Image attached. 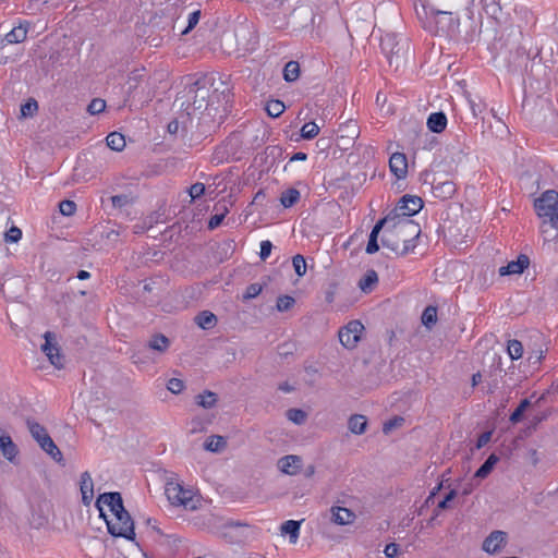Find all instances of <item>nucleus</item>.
Returning <instances> with one entry per match:
<instances>
[{"instance_id": "0eeeda50", "label": "nucleus", "mask_w": 558, "mask_h": 558, "mask_svg": "<svg viewBox=\"0 0 558 558\" xmlns=\"http://www.w3.org/2000/svg\"><path fill=\"white\" fill-rule=\"evenodd\" d=\"M165 494L173 506H182L190 510L197 508L198 500L195 498L193 490L184 488L178 482H168L166 484Z\"/></svg>"}, {"instance_id": "37998d69", "label": "nucleus", "mask_w": 558, "mask_h": 558, "mask_svg": "<svg viewBox=\"0 0 558 558\" xmlns=\"http://www.w3.org/2000/svg\"><path fill=\"white\" fill-rule=\"evenodd\" d=\"M292 265H293L294 271L296 272V275L299 277H303L306 274V260L302 255L298 254V255L293 256Z\"/></svg>"}, {"instance_id": "052dcab7", "label": "nucleus", "mask_w": 558, "mask_h": 558, "mask_svg": "<svg viewBox=\"0 0 558 558\" xmlns=\"http://www.w3.org/2000/svg\"><path fill=\"white\" fill-rule=\"evenodd\" d=\"M223 218H222V215H219L218 213H216L215 215H213L208 221V229L209 230H214L216 228H218L221 222H222Z\"/></svg>"}, {"instance_id": "864d4df0", "label": "nucleus", "mask_w": 558, "mask_h": 558, "mask_svg": "<svg viewBox=\"0 0 558 558\" xmlns=\"http://www.w3.org/2000/svg\"><path fill=\"white\" fill-rule=\"evenodd\" d=\"M180 129L186 131L185 121H180L179 119L170 121L167 126L168 132L172 135L178 134Z\"/></svg>"}, {"instance_id": "e433bc0d", "label": "nucleus", "mask_w": 558, "mask_h": 558, "mask_svg": "<svg viewBox=\"0 0 558 558\" xmlns=\"http://www.w3.org/2000/svg\"><path fill=\"white\" fill-rule=\"evenodd\" d=\"M507 351L511 360H519L523 354V345L519 340H509Z\"/></svg>"}, {"instance_id": "f3484780", "label": "nucleus", "mask_w": 558, "mask_h": 558, "mask_svg": "<svg viewBox=\"0 0 558 558\" xmlns=\"http://www.w3.org/2000/svg\"><path fill=\"white\" fill-rule=\"evenodd\" d=\"M507 533L504 531L492 532L483 542V550L488 554L497 553L506 543Z\"/></svg>"}, {"instance_id": "4d7b16f0", "label": "nucleus", "mask_w": 558, "mask_h": 558, "mask_svg": "<svg viewBox=\"0 0 558 558\" xmlns=\"http://www.w3.org/2000/svg\"><path fill=\"white\" fill-rule=\"evenodd\" d=\"M271 250H272V243L270 241H268V240L262 241L260 252H259L260 259L265 260L266 258H268L271 253Z\"/></svg>"}, {"instance_id": "412c9836", "label": "nucleus", "mask_w": 558, "mask_h": 558, "mask_svg": "<svg viewBox=\"0 0 558 558\" xmlns=\"http://www.w3.org/2000/svg\"><path fill=\"white\" fill-rule=\"evenodd\" d=\"M331 521L338 525H347L353 523L355 514L348 508L335 506L330 509Z\"/></svg>"}, {"instance_id": "6e6552de", "label": "nucleus", "mask_w": 558, "mask_h": 558, "mask_svg": "<svg viewBox=\"0 0 558 558\" xmlns=\"http://www.w3.org/2000/svg\"><path fill=\"white\" fill-rule=\"evenodd\" d=\"M112 520H106L108 532L114 537H123L133 541L135 537L134 522L130 513L123 507L122 511L113 514Z\"/></svg>"}, {"instance_id": "4c0bfd02", "label": "nucleus", "mask_w": 558, "mask_h": 558, "mask_svg": "<svg viewBox=\"0 0 558 558\" xmlns=\"http://www.w3.org/2000/svg\"><path fill=\"white\" fill-rule=\"evenodd\" d=\"M295 304V299L290 295H280L276 302V308L278 312H287L291 310Z\"/></svg>"}, {"instance_id": "79ce46f5", "label": "nucleus", "mask_w": 558, "mask_h": 558, "mask_svg": "<svg viewBox=\"0 0 558 558\" xmlns=\"http://www.w3.org/2000/svg\"><path fill=\"white\" fill-rule=\"evenodd\" d=\"M287 417L289 421L298 425H301L306 420V413L301 409H289L287 411Z\"/></svg>"}, {"instance_id": "39448f33", "label": "nucleus", "mask_w": 558, "mask_h": 558, "mask_svg": "<svg viewBox=\"0 0 558 558\" xmlns=\"http://www.w3.org/2000/svg\"><path fill=\"white\" fill-rule=\"evenodd\" d=\"M206 78L199 77L197 80H194L193 82L189 83L185 87V98H186V119L192 114L191 109L193 112L195 111H202L206 108V98L209 95V90L206 87Z\"/></svg>"}, {"instance_id": "ddd939ff", "label": "nucleus", "mask_w": 558, "mask_h": 558, "mask_svg": "<svg viewBox=\"0 0 558 558\" xmlns=\"http://www.w3.org/2000/svg\"><path fill=\"white\" fill-rule=\"evenodd\" d=\"M29 23L23 22L13 27L3 38L0 39V51L7 45L21 44L26 40Z\"/></svg>"}, {"instance_id": "a878e982", "label": "nucleus", "mask_w": 558, "mask_h": 558, "mask_svg": "<svg viewBox=\"0 0 558 558\" xmlns=\"http://www.w3.org/2000/svg\"><path fill=\"white\" fill-rule=\"evenodd\" d=\"M367 426V420L364 415L354 414L349 418L348 427L351 433L361 435L365 432Z\"/></svg>"}, {"instance_id": "bb28decb", "label": "nucleus", "mask_w": 558, "mask_h": 558, "mask_svg": "<svg viewBox=\"0 0 558 558\" xmlns=\"http://www.w3.org/2000/svg\"><path fill=\"white\" fill-rule=\"evenodd\" d=\"M195 323L202 329H211L217 324V317L209 311H203L195 317Z\"/></svg>"}, {"instance_id": "c9c22d12", "label": "nucleus", "mask_w": 558, "mask_h": 558, "mask_svg": "<svg viewBox=\"0 0 558 558\" xmlns=\"http://www.w3.org/2000/svg\"><path fill=\"white\" fill-rule=\"evenodd\" d=\"M421 319H422V324L425 327L430 328L437 322V308L435 306H432V305L427 306L423 311Z\"/></svg>"}, {"instance_id": "0e129e2a", "label": "nucleus", "mask_w": 558, "mask_h": 558, "mask_svg": "<svg viewBox=\"0 0 558 558\" xmlns=\"http://www.w3.org/2000/svg\"><path fill=\"white\" fill-rule=\"evenodd\" d=\"M48 519L46 515H38L37 518L35 517V514L32 515V520H31V523L35 526V527H40L43 525H45L47 523Z\"/></svg>"}, {"instance_id": "09e8293b", "label": "nucleus", "mask_w": 558, "mask_h": 558, "mask_svg": "<svg viewBox=\"0 0 558 558\" xmlns=\"http://www.w3.org/2000/svg\"><path fill=\"white\" fill-rule=\"evenodd\" d=\"M38 109L37 101L34 99H29L27 102L22 105L21 107V113L24 117L33 116Z\"/></svg>"}, {"instance_id": "8fccbe9b", "label": "nucleus", "mask_w": 558, "mask_h": 558, "mask_svg": "<svg viewBox=\"0 0 558 558\" xmlns=\"http://www.w3.org/2000/svg\"><path fill=\"white\" fill-rule=\"evenodd\" d=\"M167 388L172 393L178 395L184 389V383L179 378H171L168 380Z\"/></svg>"}, {"instance_id": "de8ad7c7", "label": "nucleus", "mask_w": 558, "mask_h": 558, "mask_svg": "<svg viewBox=\"0 0 558 558\" xmlns=\"http://www.w3.org/2000/svg\"><path fill=\"white\" fill-rule=\"evenodd\" d=\"M263 290V287L258 283H252L250 286L246 287V290L243 294V299L244 300H251V299H254L256 298L257 295L260 294Z\"/></svg>"}, {"instance_id": "58836bf2", "label": "nucleus", "mask_w": 558, "mask_h": 558, "mask_svg": "<svg viewBox=\"0 0 558 558\" xmlns=\"http://www.w3.org/2000/svg\"><path fill=\"white\" fill-rule=\"evenodd\" d=\"M319 133V128L315 122H307L301 129V136L304 140H313Z\"/></svg>"}, {"instance_id": "680f3d73", "label": "nucleus", "mask_w": 558, "mask_h": 558, "mask_svg": "<svg viewBox=\"0 0 558 558\" xmlns=\"http://www.w3.org/2000/svg\"><path fill=\"white\" fill-rule=\"evenodd\" d=\"M490 438H492L490 432L482 433L477 438L476 448L481 449L482 447H484L490 440Z\"/></svg>"}, {"instance_id": "9b49d317", "label": "nucleus", "mask_w": 558, "mask_h": 558, "mask_svg": "<svg viewBox=\"0 0 558 558\" xmlns=\"http://www.w3.org/2000/svg\"><path fill=\"white\" fill-rule=\"evenodd\" d=\"M45 343L41 345V351L47 355L49 362L57 368L63 367L64 356L60 353V348L56 342V336L51 331H46L44 335Z\"/></svg>"}, {"instance_id": "13d9d810", "label": "nucleus", "mask_w": 558, "mask_h": 558, "mask_svg": "<svg viewBox=\"0 0 558 558\" xmlns=\"http://www.w3.org/2000/svg\"><path fill=\"white\" fill-rule=\"evenodd\" d=\"M399 553V545L396 543H389L384 549V554L387 558H395Z\"/></svg>"}, {"instance_id": "2f4dec72", "label": "nucleus", "mask_w": 558, "mask_h": 558, "mask_svg": "<svg viewBox=\"0 0 558 558\" xmlns=\"http://www.w3.org/2000/svg\"><path fill=\"white\" fill-rule=\"evenodd\" d=\"M300 196L299 190L290 187L281 193L280 203L284 208H290L299 202Z\"/></svg>"}, {"instance_id": "423d86ee", "label": "nucleus", "mask_w": 558, "mask_h": 558, "mask_svg": "<svg viewBox=\"0 0 558 558\" xmlns=\"http://www.w3.org/2000/svg\"><path fill=\"white\" fill-rule=\"evenodd\" d=\"M381 51L385 53L390 65L395 64L398 70L407 61L405 43H400L397 35L386 34L380 40Z\"/></svg>"}, {"instance_id": "4468645a", "label": "nucleus", "mask_w": 558, "mask_h": 558, "mask_svg": "<svg viewBox=\"0 0 558 558\" xmlns=\"http://www.w3.org/2000/svg\"><path fill=\"white\" fill-rule=\"evenodd\" d=\"M433 194L435 197L440 199L451 198L457 191L456 184L451 180H434L432 184Z\"/></svg>"}, {"instance_id": "6ab92c4d", "label": "nucleus", "mask_w": 558, "mask_h": 558, "mask_svg": "<svg viewBox=\"0 0 558 558\" xmlns=\"http://www.w3.org/2000/svg\"><path fill=\"white\" fill-rule=\"evenodd\" d=\"M390 171L398 178L403 179L408 173L407 157L402 153H395L389 159Z\"/></svg>"}, {"instance_id": "bf43d9fd", "label": "nucleus", "mask_w": 558, "mask_h": 558, "mask_svg": "<svg viewBox=\"0 0 558 558\" xmlns=\"http://www.w3.org/2000/svg\"><path fill=\"white\" fill-rule=\"evenodd\" d=\"M485 8L486 12L495 19H497L498 13L501 11L500 5L495 1H493L492 3H486Z\"/></svg>"}, {"instance_id": "7c9ffc66", "label": "nucleus", "mask_w": 558, "mask_h": 558, "mask_svg": "<svg viewBox=\"0 0 558 558\" xmlns=\"http://www.w3.org/2000/svg\"><path fill=\"white\" fill-rule=\"evenodd\" d=\"M499 461V457L492 453L485 462L477 469L474 476L477 478H485L492 472L496 463Z\"/></svg>"}, {"instance_id": "a19ab883", "label": "nucleus", "mask_w": 558, "mask_h": 558, "mask_svg": "<svg viewBox=\"0 0 558 558\" xmlns=\"http://www.w3.org/2000/svg\"><path fill=\"white\" fill-rule=\"evenodd\" d=\"M284 105L280 100H270L267 102L266 111L267 113L272 117L277 118L284 111Z\"/></svg>"}, {"instance_id": "c03bdc74", "label": "nucleus", "mask_w": 558, "mask_h": 558, "mask_svg": "<svg viewBox=\"0 0 558 558\" xmlns=\"http://www.w3.org/2000/svg\"><path fill=\"white\" fill-rule=\"evenodd\" d=\"M106 109V101L100 98H94L87 106L89 114H98Z\"/></svg>"}, {"instance_id": "e2e57ef3", "label": "nucleus", "mask_w": 558, "mask_h": 558, "mask_svg": "<svg viewBox=\"0 0 558 558\" xmlns=\"http://www.w3.org/2000/svg\"><path fill=\"white\" fill-rule=\"evenodd\" d=\"M244 526L245 525L240 522L230 521L225 525V529L228 531L225 533V535L227 536L228 533L236 532L238 530L243 529Z\"/></svg>"}, {"instance_id": "b1692460", "label": "nucleus", "mask_w": 558, "mask_h": 558, "mask_svg": "<svg viewBox=\"0 0 558 558\" xmlns=\"http://www.w3.org/2000/svg\"><path fill=\"white\" fill-rule=\"evenodd\" d=\"M377 282H378L377 272L374 269H368L364 274V276L359 280L357 286L361 289V291H363L364 293H368V292L373 291V289L375 288Z\"/></svg>"}, {"instance_id": "5fc2aeb1", "label": "nucleus", "mask_w": 558, "mask_h": 558, "mask_svg": "<svg viewBox=\"0 0 558 558\" xmlns=\"http://www.w3.org/2000/svg\"><path fill=\"white\" fill-rule=\"evenodd\" d=\"M204 193H205V185L199 182L194 183L189 190V194L192 199H196V198L201 197Z\"/></svg>"}, {"instance_id": "c756f323", "label": "nucleus", "mask_w": 558, "mask_h": 558, "mask_svg": "<svg viewBox=\"0 0 558 558\" xmlns=\"http://www.w3.org/2000/svg\"><path fill=\"white\" fill-rule=\"evenodd\" d=\"M227 446L225 437L219 435H213L204 442V448L210 452H220Z\"/></svg>"}, {"instance_id": "ea45409f", "label": "nucleus", "mask_w": 558, "mask_h": 558, "mask_svg": "<svg viewBox=\"0 0 558 558\" xmlns=\"http://www.w3.org/2000/svg\"><path fill=\"white\" fill-rule=\"evenodd\" d=\"M531 405V402L529 399L521 400L518 408L511 413L510 415V422L515 424L519 423L522 418V415L524 411Z\"/></svg>"}, {"instance_id": "a18cd8bd", "label": "nucleus", "mask_w": 558, "mask_h": 558, "mask_svg": "<svg viewBox=\"0 0 558 558\" xmlns=\"http://www.w3.org/2000/svg\"><path fill=\"white\" fill-rule=\"evenodd\" d=\"M201 19V11L196 10L192 13H190L187 19V26L181 32V35L189 34L199 22Z\"/></svg>"}, {"instance_id": "2eb2a0df", "label": "nucleus", "mask_w": 558, "mask_h": 558, "mask_svg": "<svg viewBox=\"0 0 558 558\" xmlns=\"http://www.w3.org/2000/svg\"><path fill=\"white\" fill-rule=\"evenodd\" d=\"M279 470L288 475H295L302 468V458L294 454H288L278 460Z\"/></svg>"}, {"instance_id": "9d476101", "label": "nucleus", "mask_w": 558, "mask_h": 558, "mask_svg": "<svg viewBox=\"0 0 558 558\" xmlns=\"http://www.w3.org/2000/svg\"><path fill=\"white\" fill-rule=\"evenodd\" d=\"M364 325L360 320H351L340 328L338 336L341 344L347 349H354L361 340Z\"/></svg>"}, {"instance_id": "f8f14e48", "label": "nucleus", "mask_w": 558, "mask_h": 558, "mask_svg": "<svg viewBox=\"0 0 558 558\" xmlns=\"http://www.w3.org/2000/svg\"><path fill=\"white\" fill-rule=\"evenodd\" d=\"M104 505L109 508V510L112 512V514H116L117 512L122 511L123 507H124L122 496L118 492L101 494V495H99V497L96 500L95 506L99 510L100 517L106 519V515H105L104 509H102Z\"/></svg>"}, {"instance_id": "dca6fc26", "label": "nucleus", "mask_w": 558, "mask_h": 558, "mask_svg": "<svg viewBox=\"0 0 558 558\" xmlns=\"http://www.w3.org/2000/svg\"><path fill=\"white\" fill-rule=\"evenodd\" d=\"M530 265V259L526 255L521 254L517 260L509 262L506 266L499 268L500 276L520 275Z\"/></svg>"}, {"instance_id": "1a4fd4ad", "label": "nucleus", "mask_w": 558, "mask_h": 558, "mask_svg": "<svg viewBox=\"0 0 558 558\" xmlns=\"http://www.w3.org/2000/svg\"><path fill=\"white\" fill-rule=\"evenodd\" d=\"M423 205L424 203L421 197L405 194L400 198L397 206L385 218H390V222L396 219H410L423 208Z\"/></svg>"}, {"instance_id": "a211bd4d", "label": "nucleus", "mask_w": 558, "mask_h": 558, "mask_svg": "<svg viewBox=\"0 0 558 558\" xmlns=\"http://www.w3.org/2000/svg\"><path fill=\"white\" fill-rule=\"evenodd\" d=\"M80 490L83 505L89 506L94 498V482L90 473L87 471L81 474Z\"/></svg>"}, {"instance_id": "3c124183", "label": "nucleus", "mask_w": 558, "mask_h": 558, "mask_svg": "<svg viewBox=\"0 0 558 558\" xmlns=\"http://www.w3.org/2000/svg\"><path fill=\"white\" fill-rule=\"evenodd\" d=\"M404 420L402 417L396 416L384 423L383 432L389 434L392 429L401 426Z\"/></svg>"}, {"instance_id": "6e6d98bb", "label": "nucleus", "mask_w": 558, "mask_h": 558, "mask_svg": "<svg viewBox=\"0 0 558 558\" xmlns=\"http://www.w3.org/2000/svg\"><path fill=\"white\" fill-rule=\"evenodd\" d=\"M22 238V231L17 227H12L7 233H5V241L15 243Z\"/></svg>"}, {"instance_id": "393cba45", "label": "nucleus", "mask_w": 558, "mask_h": 558, "mask_svg": "<svg viewBox=\"0 0 558 558\" xmlns=\"http://www.w3.org/2000/svg\"><path fill=\"white\" fill-rule=\"evenodd\" d=\"M301 521L288 520L281 524L282 534L289 535L290 543L295 544L300 534Z\"/></svg>"}, {"instance_id": "cd10ccee", "label": "nucleus", "mask_w": 558, "mask_h": 558, "mask_svg": "<svg viewBox=\"0 0 558 558\" xmlns=\"http://www.w3.org/2000/svg\"><path fill=\"white\" fill-rule=\"evenodd\" d=\"M170 345V340L162 333L154 335L148 343L147 347L154 351H158L160 353H163L168 350Z\"/></svg>"}, {"instance_id": "338daca9", "label": "nucleus", "mask_w": 558, "mask_h": 558, "mask_svg": "<svg viewBox=\"0 0 558 558\" xmlns=\"http://www.w3.org/2000/svg\"><path fill=\"white\" fill-rule=\"evenodd\" d=\"M214 210L219 215H222V218L229 213L228 206L226 202H219L214 206Z\"/></svg>"}, {"instance_id": "4be33fe9", "label": "nucleus", "mask_w": 558, "mask_h": 558, "mask_svg": "<svg viewBox=\"0 0 558 558\" xmlns=\"http://www.w3.org/2000/svg\"><path fill=\"white\" fill-rule=\"evenodd\" d=\"M427 128L434 133H441L447 126V117L442 111L433 112L427 118Z\"/></svg>"}, {"instance_id": "603ef678", "label": "nucleus", "mask_w": 558, "mask_h": 558, "mask_svg": "<svg viewBox=\"0 0 558 558\" xmlns=\"http://www.w3.org/2000/svg\"><path fill=\"white\" fill-rule=\"evenodd\" d=\"M548 240L544 242V245L554 242V250L558 251V222L549 227V233L547 234Z\"/></svg>"}, {"instance_id": "7ed1b4c3", "label": "nucleus", "mask_w": 558, "mask_h": 558, "mask_svg": "<svg viewBox=\"0 0 558 558\" xmlns=\"http://www.w3.org/2000/svg\"><path fill=\"white\" fill-rule=\"evenodd\" d=\"M536 214L539 218H544L541 223L539 231L543 241L548 240L549 227L558 222V192L555 190L545 191L534 202Z\"/></svg>"}, {"instance_id": "473e14b6", "label": "nucleus", "mask_w": 558, "mask_h": 558, "mask_svg": "<svg viewBox=\"0 0 558 558\" xmlns=\"http://www.w3.org/2000/svg\"><path fill=\"white\" fill-rule=\"evenodd\" d=\"M107 146L116 151H121L125 147V138L119 132H111L106 137Z\"/></svg>"}, {"instance_id": "aec40b11", "label": "nucleus", "mask_w": 558, "mask_h": 558, "mask_svg": "<svg viewBox=\"0 0 558 558\" xmlns=\"http://www.w3.org/2000/svg\"><path fill=\"white\" fill-rule=\"evenodd\" d=\"M386 225H390V218L384 217L383 219L378 220L376 225L373 227L366 245L367 254H374L378 252V234L385 228Z\"/></svg>"}, {"instance_id": "72a5a7b5", "label": "nucleus", "mask_w": 558, "mask_h": 558, "mask_svg": "<svg viewBox=\"0 0 558 558\" xmlns=\"http://www.w3.org/2000/svg\"><path fill=\"white\" fill-rule=\"evenodd\" d=\"M300 75V65L296 61H289L283 68V78L287 82H294Z\"/></svg>"}, {"instance_id": "774afa93", "label": "nucleus", "mask_w": 558, "mask_h": 558, "mask_svg": "<svg viewBox=\"0 0 558 558\" xmlns=\"http://www.w3.org/2000/svg\"><path fill=\"white\" fill-rule=\"evenodd\" d=\"M307 159V155L303 151H298L295 153L291 158H290V162L292 161H304Z\"/></svg>"}, {"instance_id": "f03ea898", "label": "nucleus", "mask_w": 558, "mask_h": 558, "mask_svg": "<svg viewBox=\"0 0 558 558\" xmlns=\"http://www.w3.org/2000/svg\"><path fill=\"white\" fill-rule=\"evenodd\" d=\"M423 13L429 23H434L437 33L452 35L459 31V16L451 10L450 5L439 9L429 0H420Z\"/></svg>"}, {"instance_id": "20e7f679", "label": "nucleus", "mask_w": 558, "mask_h": 558, "mask_svg": "<svg viewBox=\"0 0 558 558\" xmlns=\"http://www.w3.org/2000/svg\"><path fill=\"white\" fill-rule=\"evenodd\" d=\"M26 426L28 428L29 434L39 445L41 450H44L53 461L62 463V452L57 447L53 439L47 433L46 427L31 418H27Z\"/></svg>"}, {"instance_id": "f704fd0d", "label": "nucleus", "mask_w": 558, "mask_h": 558, "mask_svg": "<svg viewBox=\"0 0 558 558\" xmlns=\"http://www.w3.org/2000/svg\"><path fill=\"white\" fill-rule=\"evenodd\" d=\"M109 201L114 209H123L124 207L132 205L134 198L130 194H120L110 196Z\"/></svg>"}, {"instance_id": "f257e3e1", "label": "nucleus", "mask_w": 558, "mask_h": 558, "mask_svg": "<svg viewBox=\"0 0 558 558\" xmlns=\"http://www.w3.org/2000/svg\"><path fill=\"white\" fill-rule=\"evenodd\" d=\"M421 234L418 223L412 219L402 218L385 226L381 244L398 255H407L416 247V239Z\"/></svg>"}, {"instance_id": "c85d7f7f", "label": "nucleus", "mask_w": 558, "mask_h": 558, "mask_svg": "<svg viewBox=\"0 0 558 558\" xmlns=\"http://www.w3.org/2000/svg\"><path fill=\"white\" fill-rule=\"evenodd\" d=\"M217 401H218L217 395L209 390H205L203 393H199L195 397L196 404L204 409L214 408L216 405Z\"/></svg>"}, {"instance_id": "49530a36", "label": "nucleus", "mask_w": 558, "mask_h": 558, "mask_svg": "<svg viewBox=\"0 0 558 558\" xmlns=\"http://www.w3.org/2000/svg\"><path fill=\"white\" fill-rule=\"evenodd\" d=\"M59 209L63 216L70 217L75 213L76 204L73 201L64 199L60 202Z\"/></svg>"}, {"instance_id": "69168bd1", "label": "nucleus", "mask_w": 558, "mask_h": 558, "mask_svg": "<svg viewBox=\"0 0 558 558\" xmlns=\"http://www.w3.org/2000/svg\"><path fill=\"white\" fill-rule=\"evenodd\" d=\"M456 497V490H450L446 497L439 501L438 508L439 509H446L448 507V502L451 501Z\"/></svg>"}, {"instance_id": "5701e85b", "label": "nucleus", "mask_w": 558, "mask_h": 558, "mask_svg": "<svg viewBox=\"0 0 558 558\" xmlns=\"http://www.w3.org/2000/svg\"><path fill=\"white\" fill-rule=\"evenodd\" d=\"M0 450L5 459L13 461L19 452L16 445L13 442L11 436L0 435Z\"/></svg>"}]
</instances>
